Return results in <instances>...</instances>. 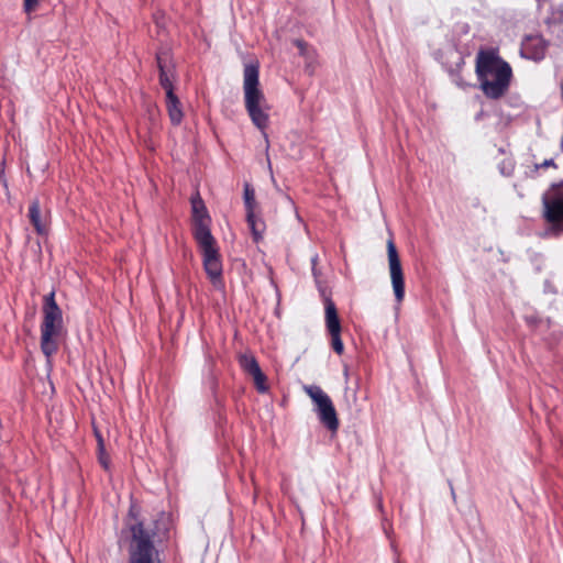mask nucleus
I'll return each instance as SVG.
<instances>
[{
	"mask_svg": "<svg viewBox=\"0 0 563 563\" xmlns=\"http://www.w3.org/2000/svg\"><path fill=\"white\" fill-rule=\"evenodd\" d=\"M131 540L129 563H161L157 547L170 538L172 520L165 512L152 519H134L128 523Z\"/></svg>",
	"mask_w": 563,
	"mask_h": 563,
	"instance_id": "nucleus-1",
	"label": "nucleus"
},
{
	"mask_svg": "<svg viewBox=\"0 0 563 563\" xmlns=\"http://www.w3.org/2000/svg\"><path fill=\"white\" fill-rule=\"evenodd\" d=\"M475 73L484 96L492 100L501 99L509 90L512 69L497 48L479 49L475 59Z\"/></svg>",
	"mask_w": 563,
	"mask_h": 563,
	"instance_id": "nucleus-2",
	"label": "nucleus"
},
{
	"mask_svg": "<svg viewBox=\"0 0 563 563\" xmlns=\"http://www.w3.org/2000/svg\"><path fill=\"white\" fill-rule=\"evenodd\" d=\"M243 89L246 112L252 123L264 132L269 123V108L265 104V96L260 89V67L257 63L244 66Z\"/></svg>",
	"mask_w": 563,
	"mask_h": 563,
	"instance_id": "nucleus-3",
	"label": "nucleus"
},
{
	"mask_svg": "<svg viewBox=\"0 0 563 563\" xmlns=\"http://www.w3.org/2000/svg\"><path fill=\"white\" fill-rule=\"evenodd\" d=\"M63 331V311L55 300V291L44 296L41 323V350L49 358L58 351V338Z\"/></svg>",
	"mask_w": 563,
	"mask_h": 563,
	"instance_id": "nucleus-4",
	"label": "nucleus"
},
{
	"mask_svg": "<svg viewBox=\"0 0 563 563\" xmlns=\"http://www.w3.org/2000/svg\"><path fill=\"white\" fill-rule=\"evenodd\" d=\"M303 390L313 401L321 424L330 432L335 433L339 430L340 420L330 396L317 385H306Z\"/></svg>",
	"mask_w": 563,
	"mask_h": 563,
	"instance_id": "nucleus-5",
	"label": "nucleus"
},
{
	"mask_svg": "<svg viewBox=\"0 0 563 563\" xmlns=\"http://www.w3.org/2000/svg\"><path fill=\"white\" fill-rule=\"evenodd\" d=\"M544 219L558 233H563V183L553 184L543 195Z\"/></svg>",
	"mask_w": 563,
	"mask_h": 563,
	"instance_id": "nucleus-6",
	"label": "nucleus"
},
{
	"mask_svg": "<svg viewBox=\"0 0 563 563\" xmlns=\"http://www.w3.org/2000/svg\"><path fill=\"white\" fill-rule=\"evenodd\" d=\"M203 269L214 288L224 287L223 263L219 249H201Z\"/></svg>",
	"mask_w": 563,
	"mask_h": 563,
	"instance_id": "nucleus-7",
	"label": "nucleus"
},
{
	"mask_svg": "<svg viewBox=\"0 0 563 563\" xmlns=\"http://www.w3.org/2000/svg\"><path fill=\"white\" fill-rule=\"evenodd\" d=\"M388 264L396 300L401 302L405 298V279L397 249H388Z\"/></svg>",
	"mask_w": 563,
	"mask_h": 563,
	"instance_id": "nucleus-8",
	"label": "nucleus"
},
{
	"mask_svg": "<svg viewBox=\"0 0 563 563\" xmlns=\"http://www.w3.org/2000/svg\"><path fill=\"white\" fill-rule=\"evenodd\" d=\"M156 64L159 71V85L165 90L166 95L172 96V93H175L173 85L175 69L167 49H162L156 53Z\"/></svg>",
	"mask_w": 563,
	"mask_h": 563,
	"instance_id": "nucleus-9",
	"label": "nucleus"
},
{
	"mask_svg": "<svg viewBox=\"0 0 563 563\" xmlns=\"http://www.w3.org/2000/svg\"><path fill=\"white\" fill-rule=\"evenodd\" d=\"M548 43L541 35H528L521 43V56L539 62L544 58Z\"/></svg>",
	"mask_w": 563,
	"mask_h": 563,
	"instance_id": "nucleus-10",
	"label": "nucleus"
},
{
	"mask_svg": "<svg viewBox=\"0 0 563 563\" xmlns=\"http://www.w3.org/2000/svg\"><path fill=\"white\" fill-rule=\"evenodd\" d=\"M190 203H191V225L192 224H201V223H211V218L209 216L207 207L198 191L191 196Z\"/></svg>",
	"mask_w": 563,
	"mask_h": 563,
	"instance_id": "nucleus-11",
	"label": "nucleus"
},
{
	"mask_svg": "<svg viewBox=\"0 0 563 563\" xmlns=\"http://www.w3.org/2000/svg\"><path fill=\"white\" fill-rule=\"evenodd\" d=\"M27 218L37 233L43 234L46 232V217L43 216L40 201L37 199L31 201Z\"/></svg>",
	"mask_w": 563,
	"mask_h": 563,
	"instance_id": "nucleus-12",
	"label": "nucleus"
},
{
	"mask_svg": "<svg viewBox=\"0 0 563 563\" xmlns=\"http://www.w3.org/2000/svg\"><path fill=\"white\" fill-rule=\"evenodd\" d=\"M324 312H325V327L329 333L331 332H341V322L338 314V310L335 303L331 298H325L324 300Z\"/></svg>",
	"mask_w": 563,
	"mask_h": 563,
	"instance_id": "nucleus-13",
	"label": "nucleus"
},
{
	"mask_svg": "<svg viewBox=\"0 0 563 563\" xmlns=\"http://www.w3.org/2000/svg\"><path fill=\"white\" fill-rule=\"evenodd\" d=\"M211 223L192 224V234L198 246H213L214 238L210 231Z\"/></svg>",
	"mask_w": 563,
	"mask_h": 563,
	"instance_id": "nucleus-14",
	"label": "nucleus"
},
{
	"mask_svg": "<svg viewBox=\"0 0 563 563\" xmlns=\"http://www.w3.org/2000/svg\"><path fill=\"white\" fill-rule=\"evenodd\" d=\"M166 108H167V112H168L170 122L174 125L180 124L184 114H183L180 101L175 93H172V96L166 95Z\"/></svg>",
	"mask_w": 563,
	"mask_h": 563,
	"instance_id": "nucleus-15",
	"label": "nucleus"
},
{
	"mask_svg": "<svg viewBox=\"0 0 563 563\" xmlns=\"http://www.w3.org/2000/svg\"><path fill=\"white\" fill-rule=\"evenodd\" d=\"M249 229L251 230L253 243L258 244L263 242V233L265 231V222L257 218L255 213L246 216Z\"/></svg>",
	"mask_w": 563,
	"mask_h": 563,
	"instance_id": "nucleus-16",
	"label": "nucleus"
},
{
	"mask_svg": "<svg viewBox=\"0 0 563 563\" xmlns=\"http://www.w3.org/2000/svg\"><path fill=\"white\" fill-rule=\"evenodd\" d=\"M239 364L241 368L249 375H252L261 368L257 360L252 354H242L239 357Z\"/></svg>",
	"mask_w": 563,
	"mask_h": 563,
	"instance_id": "nucleus-17",
	"label": "nucleus"
},
{
	"mask_svg": "<svg viewBox=\"0 0 563 563\" xmlns=\"http://www.w3.org/2000/svg\"><path fill=\"white\" fill-rule=\"evenodd\" d=\"M244 205H245L246 216L247 214L252 216V213H255V206H256L255 192H254V189L251 188V186L249 184H246L244 186Z\"/></svg>",
	"mask_w": 563,
	"mask_h": 563,
	"instance_id": "nucleus-18",
	"label": "nucleus"
},
{
	"mask_svg": "<svg viewBox=\"0 0 563 563\" xmlns=\"http://www.w3.org/2000/svg\"><path fill=\"white\" fill-rule=\"evenodd\" d=\"M251 376L254 380L255 388L258 393L264 394L268 390L267 377L262 372L261 368L258 371H256L255 373H253Z\"/></svg>",
	"mask_w": 563,
	"mask_h": 563,
	"instance_id": "nucleus-19",
	"label": "nucleus"
},
{
	"mask_svg": "<svg viewBox=\"0 0 563 563\" xmlns=\"http://www.w3.org/2000/svg\"><path fill=\"white\" fill-rule=\"evenodd\" d=\"M548 167H553V168H558V165L556 163L554 162L553 158H549V159H545L543 161L542 163H536L532 168L530 169V172L528 173V176L531 177V178H534L538 176V173L541 168H548Z\"/></svg>",
	"mask_w": 563,
	"mask_h": 563,
	"instance_id": "nucleus-20",
	"label": "nucleus"
},
{
	"mask_svg": "<svg viewBox=\"0 0 563 563\" xmlns=\"http://www.w3.org/2000/svg\"><path fill=\"white\" fill-rule=\"evenodd\" d=\"M331 347L338 355H342L344 352V344L341 339V332H331Z\"/></svg>",
	"mask_w": 563,
	"mask_h": 563,
	"instance_id": "nucleus-21",
	"label": "nucleus"
},
{
	"mask_svg": "<svg viewBox=\"0 0 563 563\" xmlns=\"http://www.w3.org/2000/svg\"><path fill=\"white\" fill-rule=\"evenodd\" d=\"M97 457L101 467L109 472L111 468V459L110 455L106 452V449L97 450Z\"/></svg>",
	"mask_w": 563,
	"mask_h": 563,
	"instance_id": "nucleus-22",
	"label": "nucleus"
},
{
	"mask_svg": "<svg viewBox=\"0 0 563 563\" xmlns=\"http://www.w3.org/2000/svg\"><path fill=\"white\" fill-rule=\"evenodd\" d=\"M40 0H24V10L30 13L34 11L38 4Z\"/></svg>",
	"mask_w": 563,
	"mask_h": 563,
	"instance_id": "nucleus-23",
	"label": "nucleus"
},
{
	"mask_svg": "<svg viewBox=\"0 0 563 563\" xmlns=\"http://www.w3.org/2000/svg\"><path fill=\"white\" fill-rule=\"evenodd\" d=\"M294 45L299 49L300 55L306 54V49L308 47L307 42H305L303 40H295Z\"/></svg>",
	"mask_w": 563,
	"mask_h": 563,
	"instance_id": "nucleus-24",
	"label": "nucleus"
},
{
	"mask_svg": "<svg viewBox=\"0 0 563 563\" xmlns=\"http://www.w3.org/2000/svg\"><path fill=\"white\" fill-rule=\"evenodd\" d=\"M96 437H97V442H98L97 450L106 449L102 435L99 432H96Z\"/></svg>",
	"mask_w": 563,
	"mask_h": 563,
	"instance_id": "nucleus-25",
	"label": "nucleus"
},
{
	"mask_svg": "<svg viewBox=\"0 0 563 563\" xmlns=\"http://www.w3.org/2000/svg\"><path fill=\"white\" fill-rule=\"evenodd\" d=\"M386 246H388V247L395 246L393 239L387 240Z\"/></svg>",
	"mask_w": 563,
	"mask_h": 563,
	"instance_id": "nucleus-26",
	"label": "nucleus"
}]
</instances>
